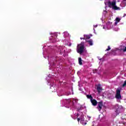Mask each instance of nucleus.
Instances as JSON below:
<instances>
[{
	"mask_svg": "<svg viewBox=\"0 0 126 126\" xmlns=\"http://www.w3.org/2000/svg\"><path fill=\"white\" fill-rule=\"evenodd\" d=\"M47 79H48V80H49V79H49V78H47Z\"/></svg>",
	"mask_w": 126,
	"mask_h": 126,
	"instance_id": "32",
	"label": "nucleus"
},
{
	"mask_svg": "<svg viewBox=\"0 0 126 126\" xmlns=\"http://www.w3.org/2000/svg\"><path fill=\"white\" fill-rule=\"evenodd\" d=\"M126 14H124V16H123V17H126Z\"/></svg>",
	"mask_w": 126,
	"mask_h": 126,
	"instance_id": "30",
	"label": "nucleus"
},
{
	"mask_svg": "<svg viewBox=\"0 0 126 126\" xmlns=\"http://www.w3.org/2000/svg\"><path fill=\"white\" fill-rule=\"evenodd\" d=\"M96 89L98 93H101V91H102V88L101 87L100 85H98L96 86Z\"/></svg>",
	"mask_w": 126,
	"mask_h": 126,
	"instance_id": "20",
	"label": "nucleus"
},
{
	"mask_svg": "<svg viewBox=\"0 0 126 126\" xmlns=\"http://www.w3.org/2000/svg\"><path fill=\"white\" fill-rule=\"evenodd\" d=\"M94 28H96V27H98V25H94Z\"/></svg>",
	"mask_w": 126,
	"mask_h": 126,
	"instance_id": "27",
	"label": "nucleus"
},
{
	"mask_svg": "<svg viewBox=\"0 0 126 126\" xmlns=\"http://www.w3.org/2000/svg\"><path fill=\"white\" fill-rule=\"evenodd\" d=\"M50 34L51 35L49 40L52 43H56L58 42L59 39H58V33L57 32H50Z\"/></svg>",
	"mask_w": 126,
	"mask_h": 126,
	"instance_id": "7",
	"label": "nucleus"
},
{
	"mask_svg": "<svg viewBox=\"0 0 126 126\" xmlns=\"http://www.w3.org/2000/svg\"><path fill=\"white\" fill-rule=\"evenodd\" d=\"M120 21H121V19H120L119 18H116L115 22L112 28L113 30H114V31H119V30H120V28H119V27H118V26H117L119 22H120Z\"/></svg>",
	"mask_w": 126,
	"mask_h": 126,
	"instance_id": "9",
	"label": "nucleus"
},
{
	"mask_svg": "<svg viewBox=\"0 0 126 126\" xmlns=\"http://www.w3.org/2000/svg\"><path fill=\"white\" fill-rule=\"evenodd\" d=\"M111 16H113V15L111 13H108L106 10H104L103 12V15H102V18L101 19V20L102 21V23H104V22H103V17L104 18H108V19H110V17Z\"/></svg>",
	"mask_w": 126,
	"mask_h": 126,
	"instance_id": "11",
	"label": "nucleus"
},
{
	"mask_svg": "<svg viewBox=\"0 0 126 126\" xmlns=\"http://www.w3.org/2000/svg\"><path fill=\"white\" fill-rule=\"evenodd\" d=\"M110 50H111V47H110V46H108V48L105 50V51L107 52L108 51H110Z\"/></svg>",
	"mask_w": 126,
	"mask_h": 126,
	"instance_id": "24",
	"label": "nucleus"
},
{
	"mask_svg": "<svg viewBox=\"0 0 126 126\" xmlns=\"http://www.w3.org/2000/svg\"><path fill=\"white\" fill-rule=\"evenodd\" d=\"M70 52H71V50H67L64 46H59L56 50L57 54L59 55H63V56H65L67 53H70Z\"/></svg>",
	"mask_w": 126,
	"mask_h": 126,
	"instance_id": "3",
	"label": "nucleus"
},
{
	"mask_svg": "<svg viewBox=\"0 0 126 126\" xmlns=\"http://www.w3.org/2000/svg\"><path fill=\"white\" fill-rule=\"evenodd\" d=\"M57 94L58 96H63V95H66V96H68V95H71V94H73V89L71 88L70 90L67 91L66 93L64 92L63 91L57 90Z\"/></svg>",
	"mask_w": 126,
	"mask_h": 126,
	"instance_id": "5",
	"label": "nucleus"
},
{
	"mask_svg": "<svg viewBox=\"0 0 126 126\" xmlns=\"http://www.w3.org/2000/svg\"><path fill=\"white\" fill-rule=\"evenodd\" d=\"M91 37L89 35L84 34V37L83 38V40H86V42H87V41L89 40V39H90Z\"/></svg>",
	"mask_w": 126,
	"mask_h": 126,
	"instance_id": "18",
	"label": "nucleus"
},
{
	"mask_svg": "<svg viewBox=\"0 0 126 126\" xmlns=\"http://www.w3.org/2000/svg\"><path fill=\"white\" fill-rule=\"evenodd\" d=\"M87 97L88 99H90L91 103L93 104V106H96L97 105V100L93 99V97L91 95H87Z\"/></svg>",
	"mask_w": 126,
	"mask_h": 126,
	"instance_id": "13",
	"label": "nucleus"
},
{
	"mask_svg": "<svg viewBox=\"0 0 126 126\" xmlns=\"http://www.w3.org/2000/svg\"><path fill=\"white\" fill-rule=\"evenodd\" d=\"M78 99L76 98L68 99H63L61 100V103L62 106H65L66 105H69V106L75 108V109L73 110V115H71V118L74 120L77 119L78 122L81 121L80 123L83 126H85L87 123L84 121V115L82 112V110L85 108V107H83L81 105L75 104L77 103Z\"/></svg>",
	"mask_w": 126,
	"mask_h": 126,
	"instance_id": "2",
	"label": "nucleus"
},
{
	"mask_svg": "<svg viewBox=\"0 0 126 126\" xmlns=\"http://www.w3.org/2000/svg\"><path fill=\"white\" fill-rule=\"evenodd\" d=\"M82 60L81 59V58H79V64H82Z\"/></svg>",
	"mask_w": 126,
	"mask_h": 126,
	"instance_id": "23",
	"label": "nucleus"
},
{
	"mask_svg": "<svg viewBox=\"0 0 126 126\" xmlns=\"http://www.w3.org/2000/svg\"><path fill=\"white\" fill-rule=\"evenodd\" d=\"M94 34H96V32H95V29H94Z\"/></svg>",
	"mask_w": 126,
	"mask_h": 126,
	"instance_id": "28",
	"label": "nucleus"
},
{
	"mask_svg": "<svg viewBox=\"0 0 126 126\" xmlns=\"http://www.w3.org/2000/svg\"><path fill=\"white\" fill-rule=\"evenodd\" d=\"M78 86L79 87H81V86H82V85L80 84V82H78Z\"/></svg>",
	"mask_w": 126,
	"mask_h": 126,
	"instance_id": "25",
	"label": "nucleus"
},
{
	"mask_svg": "<svg viewBox=\"0 0 126 126\" xmlns=\"http://www.w3.org/2000/svg\"><path fill=\"white\" fill-rule=\"evenodd\" d=\"M87 43L90 45V46H93V40L92 39H89V40H87Z\"/></svg>",
	"mask_w": 126,
	"mask_h": 126,
	"instance_id": "22",
	"label": "nucleus"
},
{
	"mask_svg": "<svg viewBox=\"0 0 126 126\" xmlns=\"http://www.w3.org/2000/svg\"><path fill=\"white\" fill-rule=\"evenodd\" d=\"M63 43L64 45H67V46H71V43H70V40L68 38H65L63 39Z\"/></svg>",
	"mask_w": 126,
	"mask_h": 126,
	"instance_id": "16",
	"label": "nucleus"
},
{
	"mask_svg": "<svg viewBox=\"0 0 126 126\" xmlns=\"http://www.w3.org/2000/svg\"><path fill=\"white\" fill-rule=\"evenodd\" d=\"M115 109H116L115 114L116 116H118V115L123 111V106H122V105H119V104H116Z\"/></svg>",
	"mask_w": 126,
	"mask_h": 126,
	"instance_id": "12",
	"label": "nucleus"
},
{
	"mask_svg": "<svg viewBox=\"0 0 126 126\" xmlns=\"http://www.w3.org/2000/svg\"><path fill=\"white\" fill-rule=\"evenodd\" d=\"M55 46H46L44 45L43 48V55L45 59H48L49 64H50L49 69H52L53 71H54V73L57 74L55 76L54 74H49L48 76V78H53L55 79V77L58 76V74L60 73L62 69L61 67V61H62V57L55 56L54 54L55 53Z\"/></svg>",
	"mask_w": 126,
	"mask_h": 126,
	"instance_id": "1",
	"label": "nucleus"
},
{
	"mask_svg": "<svg viewBox=\"0 0 126 126\" xmlns=\"http://www.w3.org/2000/svg\"><path fill=\"white\" fill-rule=\"evenodd\" d=\"M80 39H81V40H82V39H83V38L81 37Z\"/></svg>",
	"mask_w": 126,
	"mask_h": 126,
	"instance_id": "31",
	"label": "nucleus"
},
{
	"mask_svg": "<svg viewBox=\"0 0 126 126\" xmlns=\"http://www.w3.org/2000/svg\"><path fill=\"white\" fill-rule=\"evenodd\" d=\"M79 90H80V91H82V89L80 88H79Z\"/></svg>",
	"mask_w": 126,
	"mask_h": 126,
	"instance_id": "29",
	"label": "nucleus"
},
{
	"mask_svg": "<svg viewBox=\"0 0 126 126\" xmlns=\"http://www.w3.org/2000/svg\"><path fill=\"white\" fill-rule=\"evenodd\" d=\"M48 84L50 86V89H51L52 92H56V91H57L58 89H57V87H56V85H55V82L51 81L48 82Z\"/></svg>",
	"mask_w": 126,
	"mask_h": 126,
	"instance_id": "10",
	"label": "nucleus"
},
{
	"mask_svg": "<svg viewBox=\"0 0 126 126\" xmlns=\"http://www.w3.org/2000/svg\"><path fill=\"white\" fill-rule=\"evenodd\" d=\"M126 0H123L122 3L120 4V5L122 7H125L126 5Z\"/></svg>",
	"mask_w": 126,
	"mask_h": 126,
	"instance_id": "21",
	"label": "nucleus"
},
{
	"mask_svg": "<svg viewBox=\"0 0 126 126\" xmlns=\"http://www.w3.org/2000/svg\"><path fill=\"white\" fill-rule=\"evenodd\" d=\"M63 34L64 38H69L70 37V35H69L67 32H64Z\"/></svg>",
	"mask_w": 126,
	"mask_h": 126,
	"instance_id": "19",
	"label": "nucleus"
},
{
	"mask_svg": "<svg viewBox=\"0 0 126 126\" xmlns=\"http://www.w3.org/2000/svg\"><path fill=\"white\" fill-rule=\"evenodd\" d=\"M118 51H120V52H126V47L121 46L118 49H116V50H112V52H115V53H117Z\"/></svg>",
	"mask_w": 126,
	"mask_h": 126,
	"instance_id": "14",
	"label": "nucleus"
},
{
	"mask_svg": "<svg viewBox=\"0 0 126 126\" xmlns=\"http://www.w3.org/2000/svg\"><path fill=\"white\" fill-rule=\"evenodd\" d=\"M102 107H103V102H98L97 109H98L99 112L102 110Z\"/></svg>",
	"mask_w": 126,
	"mask_h": 126,
	"instance_id": "17",
	"label": "nucleus"
},
{
	"mask_svg": "<svg viewBox=\"0 0 126 126\" xmlns=\"http://www.w3.org/2000/svg\"><path fill=\"white\" fill-rule=\"evenodd\" d=\"M104 3L105 5H108L109 7H112L115 10H121V8L116 5V1H110L109 0H105Z\"/></svg>",
	"mask_w": 126,
	"mask_h": 126,
	"instance_id": "4",
	"label": "nucleus"
},
{
	"mask_svg": "<svg viewBox=\"0 0 126 126\" xmlns=\"http://www.w3.org/2000/svg\"><path fill=\"white\" fill-rule=\"evenodd\" d=\"M77 52L78 54H80V55H82L83 53H86V49L84 47V42H82L81 44L78 45Z\"/></svg>",
	"mask_w": 126,
	"mask_h": 126,
	"instance_id": "6",
	"label": "nucleus"
},
{
	"mask_svg": "<svg viewBox=\"0 0 126 126\" xmlns=\"http://www.w3.org/2000/svg\"><path fill=\"white\" fill-rule=\"evenodd\" d=\"M115 97L116 99H118V100H120V99H122V95H121V90L119 89H118L116 91Z\"/></svg>",
	"mask_w": 126,
	"mask_h": 126,
	"instance_id": "15",
	"label": "nucleus"
},
{
	"mask_svg": "<svg viewBox=\"0 0 126 126\" xmlns=\"http://www.w3.org/2000/svg\"><path fill=\"white\" fill-rule=\"evenodd\" d=\"M126 80L124 82V83L123 84V87H125V86H126Z\"/></svg>",
	"mask_w": 126,
	"mask_h": 126,
	"instance_id": "26",
	"label": "nucleus"
},
{
	"mask_svg": "<svg viewBox=\"0 0 126 126\" xmlns=\"http://www.w3.org/2000/svg\"><path fill=\"white\" fill-rule=\"evenodd\" d=\"M113 23L108 21L106 23V26H103V29H104L105 30H110V29H113Z\"/></svg>",
	"mask_w": 126,
	"mask_h": 126,
	"instance_id": "8",
	"label": "nucleus"
}]
</instances>
